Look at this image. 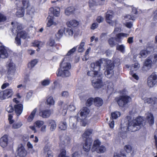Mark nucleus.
<instances>
[{
  "label": "nucleus",
  "mask_w": 157,
  "mask_h": 157,
  "mask_svg": "<svg viewBox=\"0 0 157 157\" xmlns=\"http://www.w3.org/2000/svg\"><path fill=\"white\" fill-rule=\"evenodd\" d=\"M70 59L69 58L65 57L61 63L60 68L56 72L57 76L62 77H68L70 75V70L71 68V64L68 62Z\"/></svg>",
  "instance_id": "f257e3e1"
},
{
  "label": "nucleus",
  "mask_w": 157,
  "mask_h": 157,
  "mask_svg": "<svg viewBox=\"0 0 157 157\" xmlns=\"http://www.w3.org/2000/svg\"><path fill=\"white\" fill-rule=\"evenodd\" d=\"M127 119L128 121L127 128L128 131L132 132L139 130L141 126L144 125L143 123L144 120L142 117H139L135 119L131 120L130 117L128 116L127 117Z\"/></svg>",
  "instance_id": "f03ea898"
},
{
  "label": "nucleus",
  "mask_w": 157,
  "mask_h": 157,
  "mask_svg": "<svg viewBox=\"0 0 157 157\" xmlns=\"http://www.w3.org/2000/svg\"><path fill=\"white\" fill-rule=\"evenodd\" d=\"M101 142L99 140H95L91 148V151L93 152H96L98 154L105 152L106 151V148L104 146L101 145Z\"/></svg>",
  "instance_id": "7ed1b4c3"
},
{
  "label": "nucleus",
  "mask_w": 157,
  "mask_h": 157,
  "mask_svg": "<svg viewBox=\"0 0 157 157\" xmlns=\"http://www.w3.org/2000/svg\"><path fill=\"white\" fill-rule=\"evenodd\" d=\"M7 78L9 80H12L15 74L16 66L15 64L12 61H10L7 64Z\"/></svg>",
  "instance_id": "20e7f679"
},
{
  "label": "nucleus",
  "mask_w": 157,
  "mask_h": 157,
  "mask_svg": "<svg viewBox=\"0 0 157 157\" xmlns=\"http://www.w3.org/2000/svg\"><path fill=\"white\" fill-rule=\"evenodd\" d=\"M115 100L117 102L120 106L122 107L131 100V98L125 95L116 98Z\"/></svg>",
  "instance_id": "39448f33"
},
{
  "label": "nucleus",
  "mask_w": 157,
  "mask_h": 157,
  "mask_svg": "<svg viewBox=\"0 0 157 157\" xmlns=\"http://www.w3.org/2000/svg\"><path fill=\"white\" fill-rule=\"evenodd\" d=\"M113 15L114 12L112 10H109L105 14V20L106 22L112 26L114 24L116 25L117 23L116 20L113 21L112 20Z\"/></svg>",
  "instance_id": "423d86ee"
},
{
  "label": "nucleus",
  "mask_w": 157,
  "mask_h": 157,
  "mask_svg": "<svg viewBox=\"0 0 157 157\" xmlns=\"http://www.w3.org/2000/svg\"><path fill=\"white\" fill-rule=\"evenodd\" d=\"M102 78L101 75H99L96 78H94L92 80V84L93 86L95 88L99 89L103 86L102 81Z\"/></svg>",
  "instance_id": "0eeeda50"
},
{
  "label": "nucleus",
  "mask_w": 157,
  "mask_h": 157,
  "mask_svg": "<svg viewBox=\"0 0 157 157\" xmlns=\"http://www.w3.org/2000/svg\"><path fill=\"white\" fill-rule=\"evenodd\" d=\"M13 94V92L12 89H7L0 92V99L4 100L11 97Z\"/></svg>",
  "instance_id": "6e6552de"
},
{
  "label": "nucleus",
  "mask_w": 157,
  "mask_h": 157,
  "mask_svg": "<svg viewBox=\"0 0 157 157\" xmlns=\"http://www.w3.org/2000/svg\"><path fill=\"white\" fill-rule=\"evenodd\" d=\"M157 82V75L155 73H153L148 78L147 84L150 87H152Z\"/></svg>",
  "instance_id": "1a4fd4ad"
},
{
  "label": "nucleus",
  "mask_w": 157,
  "mask_h": 157,
  "mask_svg": "<svg viewBox=\"0 0 157 157\" xmlns=\"http://www.w3.org/2000/svg\"><path fill=\"white\" fill-rule=\"evenodd\" d=\"M8 51L7 48L0 43V59L6 58L8 57Z\"/></svg>",
  "instance_id": "9d476101"
},
{
  "label": "nucleus",
  "mask_w": 157,
  "mask_h": 157,
  "mask_svg": "<svg viewBox=\"0 0 157 157\" xmlns=\"http://www.w3.org/2000/svg\"><path fill=\"white\" fill-rule=\"evenodd\" d=\"M114 67V64L113 63H111L107 66L106 70L105 73L106 77L110 78L113 75L114 72L113 69Z\"/></svg>",
  "instance_id": "9b49d317"
},
{
  "label": "nucleus",
  "mask_w": 157,
  "mask_h": 157,
  "mask_svg": "<svg viewBox=\"0 0 157 157\" xmlns=\"http://www.w3.org/2000/svg\"><path fill=\"white\" fill-rule=\"evenodd\" d=\"M140 67V65L138 63H136L132 65L131 67V71L130 74L132 75V77L136 80H138L139 79V76L136 74H133L132 72L134 71H136Z\"/></svg>",
  "instance_id": "f8f14e48"
},
{
  "label": "nucleus",
  "mask_w": 157,
  "mask_h": 157,
  "mask_svg": "<svg viewBox=\"0 0 157 157\" xmlns=\"http://www.w3.org/2000/svg\"><path fill=\"white\" fill-rule=\"evenodd\" d=\"M89 113L90 110L87 107H83L80 110V115L81 118L80 119L84 120L89 116Z\"/></svg>",
  "instance_id": "ddd939ff"
},
{
  "label": "nucleus",
  "mask_w": 157,
  "mask_h": 157,
  "mask_svg": "<svg viewBox=\"0 0 157 157\" xmlns=\"http://www.w3.org/2000/svg\"><path fill=\"white\" fill-rule=\"evenodd\" d=\"M27 152L24 146L22 144H19L18 147L17 154L21 157H25L27 154Z\"/></svg>",
  "instance_id": "4468645a"
},
{
  "label": "nucleus",
  "mask_w": 157,
  "mask_h": 157,
  "mask_svg": "<svg viewBox=\"0 0 157 157\" xmlns=\"http://www.w3.org/2000/svg\"><path fill=\"white\" fill-rule=\"evenodd\" d=\"M105 0H89V5L90 7L98 5H103L104 4Z\"/></svg>",
  "instance_id": "2eb2a0df"
},
{
  "label": "nucleus",
  "mask_w": 157,
  "mask_h": 157,
  "mask_svg": "<svg viewBox=\"0 0 157 157\" xmlns=\"http://www.w3.org/2000/svg\"><path fill=\"white\" fill-rule=\"evenodd\" d=\"M92 141L90 139H87L83 145V149L85 151H89L90 149Z\"/></svg>",
  "instance_id": "dca6fc26"
},
{
  "label": "nucleus",
  "mask_w": 157,
  "mask_h": 157,
  "mask_svg": "<svg viewBox=\"0 0 157 157\" xmlns=\"http://www.w3.org/2000/svg\"><path fill=\"white\" fill-rule=\"evenodd\" d=\"M78 118L77 119L75 117H71L70 118V126L72 129H75L76 128L77 121H79Z\"/></svg>",
  "instance_id": "f3484780"
},
{
  "label": "nucleus",
  "mask_w": 157,
  "mask_h": 157,
  "mask_svg": "<svg viewBox=\"0 0 157 157\" xmlns=\"http://www.w3.org/2000/svg\"><path fill=\"white\" fill-rule=\"evenodd\" d=\"M8 144V136L5 135L0 139V145L3 148L6 147Z\"/></svg>",
  "instance_id": "a211bd4d"
},
{
  "label": "nucleus",
  "mask_w": 157,
  "mask_h": 157,
  "mask_svg": "<svg viewBox=\"0 0 157 157\" xmlns=\"http://www.w3.org/2000/svg\"><path fill=\"white\" fill-rule=\"evenodd\" d=\"M51 113V112L50 110H42L39 112V115L44 118H47L50 116Z\"/></svg>",
  "instance_id": "6ab92c4d"
},
{
  "label": "nucleus",
  "mask_w": 157,
  "mask_h": 157,
  "mask_svg": "<svg viewBox=\"0 0 157 157\" xmlns=\"http://www.w3.org/2000/svg\"><path fill=\"white\" fill-rule=\"evenodd\" d=\"M71 139L68 136H65L62 137L61 139V143L65 146L69 145L71 143Z\"/></svg>",
  "instance_id": "aec40b11"
},
{
  "label": "nucleus",
  "mask_w": 157,
  "mask_h": 157,
  "mask_svg": "<svg viewBox=\"0 0 157 157\" xmlns=\"http://www.w3.org/2000/svg\"><path fill=\"white\" fill-rule=\"evenodd\" d=\"M15 111L17 116L21 115L23 110V106L21 104H18L14 105Z\"/></svg>",
  "instance_id": "412c9836"
},
{
  "label": "nucleus",
  "mask_w": 157,
  "mask_h": 157,
  "mask_svg": "<svg viewBox=\"0 0 157 157\" xmlns=\"http://www.w3.org/2000/svg\"><path fill=\"white\" fill-rule=\"evenodd\" d=\"M145 116L147 121L150 124L154 123V119L153 114L151 113L148 112L146 113Z\"/></svg>",
  "instance_id": "4be33fe9"
},
{
  "label": "nucleus",
  "mask_w": 157,
  "mask_h": 157,
  "mask_svg": "<svg viewBox=\"0 0 157 157\" xmlns=\"http://www.w3.org/2000/svg\"><path fill=\"white\" fill-rule=\"evenodd\" d=\"M47 25L48 27H50L52 25L56 26L57 25L56 22L54 21L53 17L48 16L47 18Z\"/></svg>",
  "instance_id": "5701e85b"
},
{
  "label": "nucleus",
  "mask_w": 157,
  "mask_h": 157,
  "mask_svg": "<svg viewBox=\"0 0 157 157\" xmlns=\"http://www.w3.org/2000/svg\"><path fill=\"white\" fill-rule=\"evenodd\" d=\"M48 125L50 127V130L52 131H54L56 127V124L55 121L52 120L48 121Z\"/></svg>",
  "instance_id": "b1692460"
},
{
  "label": "nucleus",
  "mask_w": 157,
  "mask_h": 157,
  "mask_svg": "<svg viewBox=\"0 0 157 157\" xmlns=\"http://www.w3.org/2000/svg\"><path fill=\"white\" fill-rule=\"evenodd\" d=\"M49 11L55 16L59 17L60 14V9L58 7H52L50 8Z\"/></svg>",
  "instance_id": "393cba45"
},
{
  "label": "nucleus",
  "mask_w": 157,
  "mask_h": 157,
  "mask_svg": "<svg viewBox=\"0 0 157 157\" xmlns=\"http://www.w3.org/2000/svg\"><path fill=\"white\" fill-rule=\"evenodd\" d=\"M100 61H97L95 63H92L91 64V67L93 69V70L98 71L100 69Z\"/></svg>",
  "instance_id": "a878e982"
},
{
  "label": "nucleus",
  "mask_w": 157,
  "mask_h": 157,
  "mask_svg": "<svg viewBox=\"0 0 157 157\" xmlns=\"http://www.w3.org/2000/svg\"><path fill=\"white\" fill-rule=\"evenodd\" d=\"M94 103L95 105L100 106L102 105L103 101L101 98L96 97L94 99Z\"/></svg>",
  "instance_id": "bb28decb"
},
{
  "label": "nucleus",
  "mask_w": 157,
  "mask_h": 157,
  "mask_svg": "<svg viewBox=\"0 0 157 157\" xmlns=\"http://www.w3.org/2000/svg\"><path fill=\"white\" fill-rule=\"evenodd\" d=\"M45 157H53V153L48 147H45L44 149Z\"/></svg>",
  "instance_id": "cd10ccee"
},
{
  "label": "nucleus",
  "mask_w": 157,
  "mask_h": 157,
  "mask_svg": "<svg viewBox=\"0 0 157 157\" xmlns=\"http://www.w3.org/2000/svg\"><path fill=\"white\" fill-rule=\"evenodd\" d=\"M75 11L74 8L70 6L67 8L65 10V13L67 16H69L73 13Z\"/></svg>",
  "instance_id": "c85d7f7f"
},
{
  "label": "nucleus",
  "mask_w": 157,
  "mask_h": 157,
  "mask_svg": "<svg viewBox=\"0 0 157 157\" xmlns=\"http://www.w3.org/2000/svg\"><path fill=\"white\" fill-rule=\"evenodd\" d=\"M67 24L68 27H75L78 25V22L75 20H73L67 22Z\"/></svg>",
  "instance_id": "c756f323"
},
{
  "label": "nucleus",
  "mask_w": 157,
  "mask_h": 157,
  "mask_svg": "<svg viewBox=\"0 0 157 157\" xmlns=\"http://www.w3.org/2000/svg\"><path fill=\"white\" fill-rule=\"evenodd\" d=\"M37 109L35 108L31 112L30 115L27 118V121L28 122H32L34 117L37 111Z\"/></svg>",
  "instance_id": "7c9ffc66"
},
{
  "label": "nucleus",
  "mask_w": 157,
  "mask_h": 157,
  "mask_svg": "<svg viewBox=\"0 0 157 157\" xmlns=\"http://www.w3.org/2000/svg\"><path fill=\"white\" fill-rule=\"evenodd\" d=\"M65 29L62 28L59 29L57 33L56 34V37L57 39H59L63 36V33L64 32Z\"/></svg>",
  "instance_id": "2f4dec72"
},
{
  "label": "nucleus",
  "mask_w": 157,
  "mask_h": 157,
  "mask_svg": "<svg viewBox=\"0 0 157 157\" xmlns=\"http://www.w3.org/2000/svg\"><path fill=\"white\" fill-rule=\"evenodd\" d=\"M46 102L47 104L50 106L54 105L55 102L52 96H48L47 97L46 99Z\"/></svg>",
  "instance_id": "473e14b6"
},
{
  "label": "nucleus",
  "mask_w": 157,
  "mask_h": 157,
  "mask_svg": "<svg viewBox=\"0 0 157 157\" xmlns=\"http://www.w3.org/2000/svg\"><path fill=\"white\" fill-rule=\"evenodd\" d=\"M123 18V19L126 21H128L129 20L134 21L136 19L135 16L130 15L128 14L124 15Z\"/></svg>",
  "instance_id": "72a5a7b5"
},
{
  "label": "nucleus",
  "mask_w": 157,
  "mask_h": 157,
  "mask_svg": "<svg viewBox=\"0 0 157 157\" xmlns=\"http://www.w3.org/2000/svg\"><path fill=\"white\" fill-rule=\"evenodd\" d=\"M33 44V46L36 47L38 48L37 49V51H39V48L42 47L44 45V43L42 42L36 40L34 41Z\"/></svg>",
  "instance_id": "f704fd0d"
},
{
  "label": "nucleus",
  "mask_w": 157,
  "mask_h": 157,
  "mask_svg": "<svg viewBox=\"0 0 157 157\" xmlns=\"http://www.w3.org/2000/svg\"><path fill=\"white\" fill-rule=\"evenodd\" d=\"M151 57H148L145 60L144 65L148 67L149 69L151 67V66L152 61L151 60Z\"/></svg>",
  "instance_id": "c9c22d12"
},
{
  "label": "nucleus",
  "mask_w": 157,
  "mask_h": 157,
  "mask_svg": "<svg viewBox=\"0 0 157 157\" xmlns=\"http://www.w3.org/2000/svg\"><path fill=\"white\" fill-rule=\"evenodd\" d=\"M11 24L12 25L14 24L13 26V29H16L17 31V30H21L22 28V25L17 22H12Z\"/></svg>",
  "instance_id": "e433bc0d"
},
{
  "label": "nucleus",
  "mask_w": 157,
  "mask_h": 157,
  "mask_svg": "<svg viewBox=\"0 0 157 157\" xmlns=\"http://www.w3.org/2000/svg\"><path fill=\"white\" fill-rule=\"evenodd\" d=\"M87 75H88L91 76H93V79L96 78L98 76V71H95L94 70L90 71L88 72Z\"/></svg>",
  "instance_id": "4c0bfd02"
},
{
  "label": "nucleus",
  "mask_w": 157,
  "mask_h": 157,
  "mask_svg": "<svg viewBox=\"0 0 157 157\" xmlns=\"http://www.w3.org/2000/svg\"><path fill=\"white\" fill-rule=\"evenodd\" d=\"M22 123L21 121H18L13 123L12 125V128L13 129H17L20 128L22 125Z\"/></svg>",
  "instance_id": "58836bf2"
},
{
  "label": "nucleus",
  "mask_w": 157,
  "mask_h": 157,
  "mask_svg": "<svg viewBox=\"0 0 157 157\" xmlns=\"http://www.w3.org/2000/svg\"><path fill=\"white\" fill-rule=\"evenodd\" d=\"M85 44V40H82L78 46V51L79 52H82L84 50V47Z\"/></svg>",
  "instance_id": "ea45409f"
},
{
  "label": "nucleus",
  "mask_w": 157,
  "mask_h": 157,
  "mask_svg": "<svg viewBox=\"0 0 157 157\" xmlns=\"http://www.w3.org/2000/svg\"><path fill=\"white\" fill-rule=\"evenodd\" d=\"M16 15L18 17H23L24 14V10L22 8H20L17 10L16 13Z\"/></svg>",
  "instance_id": "a19ab883"
},
{
  "label": "nucleus",
  "mask_w": 157,
  "mask_h": 157,
  "mask_svg": "<svg viewBox=\"0 0 157 157\" xmlns=\"http://www.w3.org/2000/svg\"><path fill=\"white\" fill-rule=\"evenodd\" d=\"M129 35V34L121 33L117 34H116L117 39H120L124 37H127Z\"/></svg>",
  "instance_id": "79ce46f5"
},
{
  "label": "nucleus",
  "mask_w": 157,
  "mask_h": 157,
  "mask_svg": "<svg viewBox=\"0 0 157 157\" xmlns=\"http://www.w3.org/2000/svg\"><path fill=\"white\" fill-rule=\"evenodd\" d=\"M92 132V130L91 129H87L86 130L83 134L82 136L85 138L86 140L88 139V138L89 136L90 135Z\"/></svg>",
  "instance_id": "37998d69"
},
{
  "label": "nucleus",
  "mask_w": 157,
  "mask_h": 157,
  "mask_svg": "<svg viewBox=\"0 0 157 157\" xmlns=\"http://www.w3.org/2000/svg\"><path fill=\"white\" fill-rule=\"evenodd\" d=\"M59 127L61 130H64L67 128V124L65 121L61 122L59 123Z\"/></svg>",
  "instance_id": "c03bdc74"
},
{
  "label": "nucleus",
  "mask_w": 157,
  "mask_h": 157,
  "mask_svg": "<svg viewBox=\"0 0 157 157\" xmlns=\"http://www.w3.org/2000/svg\"><path fill=\"white\" fill-rule=\"evenodd\" d=\"M64 32L67 33V34L68 35L70 36H72L74 34V31L73 29L71 28H65Z\"/></svg>",
  "instance_id": "a18cd8bd"
},
{
  "label": "nucleus",
  "mask_w": 157,
  "mask_h": 157,
  "mask_svg": "<svg viewBox=\"0 0 157 157\" xmlns=\"http://www.w3.org/2000/svg\"><path fill=\"white\" fill-rule=\"evenodd\" d=\"M38 60L37 59H35L32 60L28 64V66L29 68H32L37 63Z\"/></svg>",
  "instance_id": "49530a36"
},
{
  "label": "nucleus",
  "mask_w": 157,
  "mask_h": 157,
  "mask_svg": "<svg viewBox=\"0 0 157 157\" xmlns=\"http://www.w3.org/2000/svg\"><path fill=\"white\" fill-rule=\"evenodd\" d=\"M154 98H144L142 99L144 101L145 103H147L149 104H151V105L152 103L154 102Z\"/></svg>",
  "instance_id": "de8ad7c7"
},
{
  "label": "nucleus",
  "mask_w": 157,
  "mask_h": 157,
  "mask_svg": "<svg viewBox=\"0 0 157 157\" xmlns=\"http://www.w3.org/2000/svg\"><path fill=\"white\" fill-rule=\"evenodd\" d=\"M27 33L24 31H21L17 33V36H20L21 38L25 39L27 37Z\"/></svg>",
  "instance_id": "09e8293b"
},
{
  "label": "nucleus",
  "mask_w": 157,
  "mask_h": 157,
  "mask_svg": "<svg viewBox=\"0 0 157 157\" xmlns=\"http://www.w3.org/2000/svg\"><path fill=\"white\" fill-rule=\"evenodd\" d=\"M78 150V147H74L72 149L73 151H75V152L72 155V157H80V155L78 154V152L76 151Z\"/></svg>",
  "instance_id": "8fccbe9b"
},
{
  "label": "nucleus",
  "mask_w": 157,
  "mask_h": 157,
  "mask_svg": "<svg viewBox=\"0 0 157 157\" xmlns=\"http://www.w3.org/2000/svg\"><path fill=\"white\" fill-rule=\"evenodd\" d=\"M112 117L114 119H116L121 116V113L118 111H115L111 113Z\"/></svg>",
  "instance_id": "3c124183"
},
{
  "label": "nucleus",
  "mask_w": 157,
  "mask_h": 157,
  "mask_svg": "<svg viewBox=\"0 0 157 157\" xmlns=\"http://www.w3.org/2000/svg\"><path fill=\"white\" fill-rule=\"evenodd\" d=\"M147 52L146 50H142L140 52L139 57L140 58H145L147 56Z\"/></svg>",
  "instance_id": "603ef678"
},
{
  "label": "nucleus",
  "mask_w": 157,
  "mask_h": 157,
  "mask_svg": "<svg viewBox=\"0 0 157 157\" xmlns=\"http://www.w3.org/2000/svg\"><path fill=\"white\" fill-rule=\"evenodd\" d=\"M129 8L132 10V15L135 16V18H136L137 17V11L136 9L132 6H129Z\"/></svg>",
  "instance_id": "864d4df0"
},
{
  "label": "nucleus",
  "mask_w": 157,
  "mask_h": 157,
  "mask_svg": "<svg viewBox=\"0 0 157 157\" xmlns=\"http://www.w3.org/2000/svg\"><path fill=\"white\" fill-rule=\"evenodd\" d=\"M124 149L125 151L128 153L131 152L132 150V147L129 144L126 145L124 146Z\"/></svg>",
  "instance_id": "5fc2aeb1"
},
{
  "label": "nucleus",
  "mask_w": 157,
  "mask_h": 157,
  "mask_svg": "<svg viewBox=\"0 0 157 157\" xmlns=\"http://www.w3.org/2000/svg\"><path fill=\"white\" fill-rule=\"evenodd\" d=\"M50 82V80L48 79H46L41 81V84L43 86H45L49 85Z\"/></svg>",
  "instance_id": "6e6d98bb"
},
{
  "label": "nucleus",
  "mask_w": 157,
  "mask_h": 157,
  "mask_svg": "<svg viewBox=\"0 0 157 157\" xmlns=\"http://www.w3.org/2000/svg\"><path fill=\"white\" fill-rule=\"evenodd\" d=\"M22 2L23 7L22 8L24 9L28 8L29 6L28 0H23Z\"/></svg>",
  "instance_id": "4d7b16f0"
},
{
  "label": "nucleus",
  "mask_w": 157,
  "mask_h": 157,
  "mask_svg": "<svg viewBox=\"0 0 157 157\" xmlns=\"http://www.w3.org/2000/svg\"><path fill=\"white\" fill-rule=\"evenodd\" d=\"M44 124V121H37L35 123V124L36 126L39 128L41 127Z\"/></svg>",
  "instance_id": "13d9d810"
},
{
  "label": "nucleus",
  "mask_w": 157,
  "mask_h": 157,
  "mask_svg": "<svg viewBox=\"0 0 157 157\" xmlns=\"http://www.w3.org/2000/svg\"><path fill=\"white\" fill-rule=\"evenodd\" d=\"M117 49L123 53L125 51V46L123 44L117 45Z\"/></svg>",
  "instance_id": "bf43d9fd"
},
{
  "label": "nucleus",
  "mask_w": 157,
  "mask_h": 157,
  "mask_svg": "<svg viewBox=\"0 0 157 157\" xmlns=\"http://www.w3.org/2000/svg\"><path fill=\"white\" fill-rule=\"evenodd\" d=\"M76 48L77 47H75L72 48L70 50L67 52V55L66 57L67 58H70V57H67V56H69L72 54L74 53V52L76 51Z\"/></svg>",
  "instance_id": "052dcab7"
},
{
  "label": "nucleus",
  "mask_w": 157,
  "mask_h": 157,
  "mask_svg": "<svg viewBox=\"0 0 157 157\" xmlns=\"http://www.w3.org/2000/svg\"><path fill=\"white\" fill-rule=\"evenodd\" d=\"M121 31V29L120 27H115L113 33L111 34V36H114L117 33Z\"/></svg>",
  "instance_id": "680f3d73"
},
{
  "label": "nucleus",
  "mask_w": 157,
  "mask_h": 157,
  "mask_svg": "<svg viewBox=\"0 0 157 157\" xmlns=\"http://www.w3.org/2000/svg\"><path fill=\"white\" fill-rule=\"evenodd\" d=\"M154 101L152 105L153 109L155 110H157V98H154Z\"/></svg>",
  "instance_id": "e2e57ef3"
},
{
  "label": "nucleus",
  "mask_w": 157,
  "mask_h": 157,
  "mask_svg": "<svg viewBox=\"0 0 157 157\" xmlns=\"http://www.w3.org/2000/svg\"><path fill=\"white\" fill-rule=\"evenodd\" d=\"M66 151L65 149H63L61 150L60 153L58 157H68L66 155Z\"/></svg>",
  "instance_id": "0e129e2a"
},
{
  "label": "nucleus",
  "mask_w": 157,
  "mask_h": 157,
  "mask_svg": "<svg viewBox=\"0 0 157 157\" xmlns=\"http://www.w3.org/2000/svg\"><path fill=\"white\" fill-rule=\"evenodd\" d=\"M113 157H125V155L121 152H117L114 153Z\"/></svg>",
  "instance_id": "69168bd1"
},
{
  "label": "nucleus",
  "mask_w": 157,
  "mask_h": 157,
  "mask_svg": "<svg viewBox=\"0 0 157 157\" xmlns=\"http://www.w3.org/2000/svg\"><path fill=\"white\" fill-rule=\"evenodd\" d=\"M6 20V18L5 16L0 13V22H3Z\"/></svg>",
  "instance_id": "338daca9"
},
{
  "label": "nucleus",
  "mask_w": 157,
  "mask_h": 157,
  "mask_svg": "<svg viewBox=\"0 0 157 157\" xmlns=\"http://www.w3.org/2000/svg\"><path fill=\"white\" fill-rule=\"evenodd\" d=\"M94 101V99L92 98H89L86 102V105L88 106H90Z\"/></svg>",
  "instance_id": "774afa93"
}]
</instances>
